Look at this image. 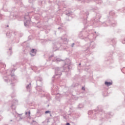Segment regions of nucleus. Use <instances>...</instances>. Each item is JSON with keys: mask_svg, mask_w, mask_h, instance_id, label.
I'll use <instances>...</instances> for the list:
<instances>
[{"mask_svg": "<svg viewBox=\"0 0 125 125\" xmlns=\"http://www.w3.org/2000/svg\"><path fill=\"white\" fill-rule=\"evenodd\" d=\"M66 125H70L69 123H67Z\"/></svg>", "mask_w": 125, "mask_h": 125, "instance_id": "5", "label": "nucleus"}, {"mask_svg": "<svg viewBox=\"0 0 125 125\" xmlns=\"http://www.w3.org/2000/svg\"><path fill=\"white\" fill-rule=\"evenodd\" d=\"M29 114H30V112H29Z\"/></svg>", "mask_w": 125, "mask_h": 125, "instance_id": "6", "label": "nucleus"}, {"mask_svg": "<svg viewBox=\"0 0 125 125\" xmlns=\"http://www.w3.org/2000/svg\"><path fill=\"white\" fill-rule=\"evenodd\" d=\"M80 65H81V63H80Z\"/></svg>", "mask_w": 125, "mask_h": 125, "instance_id": "7", "label": "nucleus"}, {"mask_svg": "<svg viewBox=\"0 0 125 125\" xmlns=\"http://www.w3.org/2000/svg\"><path fill=\"white\" fill-rule=\"evenodd\" d=\"M45 114H48V113H50L49 111H45Z\"/></svg>", "mask_w": 125, "mask_h": 125, "instance_id": "3", "label": "nucleus"}, {"mask_svg": "<svg viewBox=\"0 0 125 125\" xmlns=\"http://www.w3.org/2000/svg\"><path fill=\"white\" fill-rule=\"evenodd\" d=\"M113 83H112V82H105L104 83V84H105V85H107V86H110V85H112Z\"/></svg>", "mask_w": 125, "mask_h": 125, "instance_id": "1", "label": "nucleus"}, {"mask_svg": "<svg viewBox=\"0 0 125 125\" xmlns=\"http://www.w3.org/2000/svg\"><path fill=\"white\" fill-rule=\"evenodd\" d=\"M31 53H34L35 54H36V51H35V49H34L31 50Z\"/></svg>", "mask_w": 125, "mask_h": 125, "instance_id": "2", "label": "nucleus"}, {"mask_svg": "<svg viewBox=\"0 0 125 125\" xmlns=\"http://www.w3.org/2000/svg\"><path fill=\"white\" fill-rule=\"evenodd\" d=\"M82 90H85V88H84V87H82Z\"/></svg>", "mask_w": 125, "mask_h": 125, "instance_id": "4", "label": "nucleus"}]
</instances>
